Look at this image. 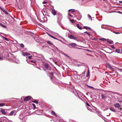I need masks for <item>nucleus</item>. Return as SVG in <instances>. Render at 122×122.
Instances as JSON below:
<instances>
[{
    "label": "nucleus",
    "mask_w": 122,
    "mask_h": 122,
    "mask_svg": "<svg viewBox=\"0 0 122 122\" xmlns=\"http://www.w3.org/2000/svg\"><path fill=\"white\" fill-rule=\"evenodd\" d=\"M44 66L46 70H48L49 71L51 70V67L48 64L45 63L44 64Z\"/></svg>",
    "instance_id": "1"
},
{
    "label": "nucleus",
    "mask_w": 122,
    "mask_h": 122,
    "mask_svg": "<svg viewBox=\"0 0 122 122\" xmlns=\"http://www.w3.org/2000/svg\"><path fill=\"white\" fill-rule=\"evenodd\" d=\"M50 11L51 12L52 14L54 15H56V11L53 8H51L50 10Z\"/></svg>",
    "instance_id": "2"
},
{
    "label": "nucleus",
    "mask_w": 122,
    "mask_h": 122,
    "mask_svg": "<svg viewBox=\"0 0 122 122\" xmlns=\"http://www.w3.org/2000/svg\"><path fill=\"white\" fill-rule=\"evenodd\" d=\"M52 79H51L53 83H55L56 82H58V80L55 77H53Z\"/></svg>",
    "instance_id": "3"
},
{
    "label": "nucleus",
    "mask_w": 122,
    "mask_h": 122,
    "mask_svg": "<svg viewBox=\"0 0 122 122\" xmlns=\"http://www.w3.org/2000/svg\"><path fill=\"white\" fill-rule=\"evenodd\" d=\"M32 97L30 96H27L25 97L24 99L25 101H28L31 100V99H32Z\"/></svg>",
    "instance_id": "4"
},
{
    "label": "nucleus",
    "mask_w": 122,
    "mask_h": 122,
    "mask_svg": "<svg viewBox=\"0 0 122 122\" xmlns=\"http://www.w3.org/2000/svg\"><path fill=\"white\" fill-rule=\"evenodd\" d=\"M114 105L115 107L118 108H120L121 106L118 103L114 104Z\"/></svg>",
    "instance_id": "5"
},
{
    "label": "nucleus",
    "mask_w": 122,
    "mask_h": 122,
    "mask_svg": "<svg viewBox=\"0 0 122 122\" xmlns=\"http://www.w3.org/2000/svg\"><path fill=\"white\" fill-rule=\"evenodd\" d=\"M16 112L15 110H14L12 111L9 114V115L12 116L14 114L16 113Z\"/></svg>",
    "instance_id": "6"
},
{
    "label": "nucleus",
    "mask_w": 122,
    "mask_h": 122,
    "mask_svg": "<svg viewBox=\"0 0 122 122\" xmlns=\"http://www.w3.org/2000/svg\"><path fill=\"white\" fill-rule=\"evenodd\" d=\"M101 97L103 99H106L107 97V96L106 94L101 95Z\"/></svg>",
    "instance_id": "7"
},
{
    "label": "nucleus",
    "mask_w": 122,
    "mask_h": 122,
    "mask_svg": "<svg viewBox=\"0 0 122 122\" xmlns=\"http://www.w3.org/2000/svg\"><path fill=\"white\" fill-rule=\"evenodd\" d=\"M56 15L58 19H59L61 18L62 15L61 14H57Z\"/></svg>",
    "instance_id": "8"
},
{
    "label": "nucleus",
    "mask_w": 122,
    "mask_h": 122,
    "mask_svg": "<svg viewBox=\"0 0 122 122\" xmlns=\"http://www.w3.org/2000/svg\"><path fill=\"white\" fill-rule=\"evenodd\" d=\"M53 73L52 72L50 73V76L51 79H52L53 77H54L53 76Z\"/></svg>",
    "instance_id": "9"
},
{
    "label": "nucleus",
    "mask_w": 122,
    "mask_h": 122,
    "mask_svg": "<svg viewBox=\"0 0 122 122\" xmlns=\"http://www.w3.org/2000/svg\"><path fill=\"white\" fill-rule=\"evenodd\" d=\"M69 45H70L72 47H74L76 45V44L75 43H70L69 44Z\"/></svg>",
    "instance_id": "10"
},
{
    "label": "nucleus",
    "mask_w": 122,
    "mask_h": 122,
    "mask_svg": "<svg viewBox=\"0 0 122 122\" xmlns=\"http://www.w3.org/2000/svg\"><path fill=\"white\" fill-rule=\"evenodd\" d=\"M1 112L3 114H5L6 113L5 111V109H2L0 110Z\"/></svg>",
    "instance_id": "11"
},
{
    "label": "nucleus",
    "mask_w": 122,
    "mask_h": 122,
    "mask_svg": "<svg viewBox=\"0 0 122 122\" xmlns=\"http://www.w3.org/2000/svg\"><path fill=\"white\" fill-rule=\"evenodd\" d=\"M22 54L24 56H29L30 55V53L27 52H23Z\"/></svg>",
    "instance_id": "12"
},
{
    "label": "nucleus",
    "mask_w": 122,
    "mask_h": 122,
    "mask_svg": "<svg viewBox=\"0 0 122 122\" xmlns=\"http://www.w3.org/2000/svg\"><path fill=\"white\" fill-rule=\"evenodd\" d=\"M107 41L109 44H112L113 43V41L111 40H110L109 39H107Z\"/></svg>",
    "instance_id": "13"
},
{
    "label": "nucleus",
    "mask_w": 122,
    "mask_h": 122,
    "mask_svg": "<svg viewBox=\"0 0 122 122\" xmlns=\"http://www.w3.org/2000/svg\"><path fill=\"white\" fill-rule=\"evenodd\" d=\"M110 109L111 111L114 112H115L116 111L114 109V108L112 107H111L109 108Z\"/></svg>",
    "instance_id": "14"
},
{
    "label": "nucleus",
    "mask_w": 122,
    "mask_h": 122,
    "mask_svg": "<svg viewBox=\"0 0 122 122\" xmlns=\"http://www.w3.org/2000/svg\"><path fill=\"white\" fill-rule=\"evenodd\" d=\"M73 36L71 35H68V37L70 39H72L73 37Z\"/></svg>",
    "instance_id": "15"
},
{
    "label": "nucleus",
    "mask_w": 122,
    "mask_h": 122,
    "mask_svg": "<svg viewBox=\"0 0 122 122\" xmlns=\"http://www.w3.org/2000/svg\"><path fill=\"white\" fill-rule=\"evenodd\" d=\"M51 113L53 115L55 116H57V114L55 113L53 111H52L51 112Z\"/></svg>",
    "instance_id": "16"
},
{
    "label": "nucleus",
    "mask_w": 122,
    "mask_h": 122,
    "mask_svg": "<svg viewBox=\"0 0 122 122\" xmlns=\"http://www.w3.org/2000/svg\"><path fill=\"white\" fill-rule=\"evenodd\" d=\"M87 109L90 111H92V108L90 106H89L87 107Z\"/></svg>",
    "instance_id": "17"
},
{
    "label": "nucleus",
    "mask_w": 122,
    "mask_h": 122,
    "mask_svg": "<svg viewBox=\"0 0 122 122\" xmlns=\"http://www.w3.org/2000/svg\"><path fill=\"white\" fill-rule=\"evenodd\" d=\"M76 26L80 30H81L82 29V28L80 26L79 24H77L76 25Z\"/></svg>",
    "instance_id": "18"
},
{
    "label": "nucleus",
    "mask_w": 122,
    "mask_h": 122,
    "mask_svg": "<svg viewBox=\"0 0 122 122\" xmlns=\"http://www.w3.org/2000/svg\"><path fill=\"white\" fill-rule=\"evenodd\" d=\"M48 35L49 36H50L51 37H52V38H53L54 39H56V40H57V38L53 36L50 34H48Z\"/></svg>",
    "instance_id": "19"
},
{
    "label": "nucleus",
    "mask_w": 122,
    "mask_h": 122,
    "mask_svg": "<svg viewBox=\"0 0 122 122\" xmlns=\"http://www.w3.org/2000/svg\"><path fill=\"white\" fill-rule=\"evenodd\" d=\"M73 73L74 74V75L75 76H76L77 75V72L76 71H73Z\"/></svg>",
    "instance_id": "20"
},
{
    "label": "nucleus",
    "mask_w": 122,
    "mask_h": 122,
    "mask_svg": "<svg viewBox=\"0 0 122 122\" xmlns=\"http://www.w3.org/2000/svg\"><path fill=\"white\" fill-rule=\"evenodd\" d=\"M90 75V72L89 70H88L87 71V74L86 75V76L88 77Z\"/></svg>",
    "instance_id": "21"
},
{
    "label": "nucleus",
    "mask_w": 122,
    "mask_h": 122,
    "mask_svg": "<svg viewBox=\"0 0 122 122\" xmlns=\"http://www.w3.org/2000/svg\"><path fill=\"white\" fill-rule=\"evenodd\" d=\"M86 69H85L83 72L81 74H82V76H85V72L86 71Z\"/></svg>",
    "instance_id": "22"
},
{
    "label": "nucleus",
    "mask_w": 122,
    "mask_h": 122,
    "mask_svg": "<svg viewBox=\"0 0 122 122\" xmlns=\"http://www.w3.org/2000/svg\"><path fill=\"white\" fill-rule=\"evenodd\" d=\"M106 66L108 67L109 68L111 66L108 63H107L106 64Z\"/></svg>",
    "instance_id": "23"
},
{
    "label": "nucleus",
    "mask_w": 122,
    "mask_h": 122,
    "mask_svg": "<svg viewBox=\"0 0 122 122\" xmlns=\"http://www.w3.org/2000/svg\"><path fill=\"white\" fill-rule=\"evenodd\" d=\"M0 25L5 28H6L7 27L6 26L3 25L1 23H0Z\"/></svg>",
    "instance_id": "24"
},
{
    "label": "nucleus",
    "mask_w": 122,
    "mask_h": 122,
    "mask_svg": "<svg viewBox=\"0 0 122 122\" xmlns=\"http://www.w3.org/2000/svg\"><path fill=\"white\" fill-rule=\"evenodd\" d=\"M5 103H0V107H2L5 105Z\"/></svg>",
    "instance_id": "25"
},
{
    "label": "nucleus",
    "mask_w": 122,
    "mask_h": 122,
    "mask_svg": "<svg viewBox=\"0 0 122 122\" xmlns=\"http://www.w3.org/2000/svg\"><path fill=\"white\" fill-rule=\"evenodd\" d=\"M72 39L73 40H76V41H79V40L77 38L74 37V36H73Z\"/></svg>",
    "instance_id": "26"
},
{
    "label": "nucleus",
    "mask_w": 122,
    "mask_h": 122,
    "mask_svg": "<svg viewBox=\"0 0 122 122\" xmlns=\"http://www.w3.org/2000/svg\"><path fill=\"white\" fill-rule=\"evenodd\" d=\"M99 40H101L102 41H106V39L105 38H100L99 39Z\"/></svg>",
    "instance_id": "27"
},
{
    "label": "nucleus",
    "mask_w": 122,
    "mask_h": 122,
    "mask_svg": "<svg viewBox=\"0 0 122 122\" xmlns=\"http://www.w3.org/2000/svg\"><path fill=\"white\" fill-rule=\"evenodd\" d=\"M32 102L36 104H38V101L36 100H34Z\"/></svg>",
    "instance_id": "28"
},
{
    "label": "nucleus",
    "mask_w": 122,
    "mask_h": 122,
    "mask_svg": "<svg viewBox=\"0 0 122 122\" xmlns=\"http://www.w3.org/2000/svg\"><path fill=\"white\" fill-rule=\"evenodd\" d=\"M2 38L3 39H5V40H6V41H8V39L6 37H5L3 36H2Z\"/></svg>",
    "instance_id": "29"
},
{
    "label": "nucleus",
    "mask_w": 122,
    "mask_h": 122,
    "mask_svg": "<svg viewBox=\"0 0 122 122\" xmlns=\"http://www.w3.org/2000/svg\"><path fill=\"white\" fill-rule=\"evenodd\" d=\"M80 65L81 66H85L86 68L87 65H85V64L83 63H81L80 64Z\"/></svg>",
    "instance_id": "30"
},
{
    "label": "nucleus",
    "mask_w": 122,
    "mask_h": 122,
    "mask_svg": "<svg viewBox=\"0 0 122 122\" xmlns=\"http://www.w3.org/2000/svg\"><path fill=\"white\" fill-rule=\"evenodd\" d=\"M32 105L34 107V108H33V110H35V109H36V106L35 104H34L33 103L32 104Z\"/></svg>",
    "instance_id": "31"
},
{
    "label": "nucleus",
    "mask_w": 122,
    "mask_h": 122,
    "mask_svg": "<svg viewBox=\"0 0 122 122\" xmlns=\"http://www.w3.org/2000/svg\"><path fill=\"white\" fill-rule=\"evenodd\" d=\"M88 18H89L90 19H91V21L92 20V18L91 16L89 14L88 15Z\"/></svg>",
    "instance_id": "32"
},
{
    "label": "nucleus",
    "mask_w": 122,
    "mask_h": 122,
    "mask_svg": "<svg viewBox=\"0 0 122 122\" xmlns=\"http://www.w3.org/2000/svg\"><path fill=\"white\" fill-rule=\"evenodd\" d=\"M116 52L117 53H120V49H116Z\"/></svg>",
    "instance_id": "33"
},
{
    "label": "nucleus",
    "mask_w": 122,
    "mask_h": 122,
    "mask_svg": "<svg viewBox=\"0 0 122 122\" xmlns=\"http://www.w3.org/2000/svg\"><path fill=\"white\" fill-rule=\"evenodd\" d=\"M112 99L114 101H117V100L116 99V97H113L112 98Z\"/></svg>",
    "instance_id": "34"
},
{
    "label": "nucleus",
    "mask_w": 122,
    "mask_h": 122,
    "mask_svg": "<svg viewBox=\"0 0 122 122\" xmlns=\"http://www.w3.org/2000/svg\"><path fill=\"white\" fill-rule=\"evenodd\" d=\"M31 62L34 63H36V62H37V61H36V60H34V61L31 60Z\"/></svg>",
    "instance_id": "35"
},
{
    "label": "nucleus",
    "mask_w": 122,
    "mask_h": 122,
    "mask_svg": "<svg viewBox=\"0 0 122 122\" xmlns=\"http://www.w3.org/2000/svg\"><path fill=\"white\" fill-rule=\"evenodd\" d=\"M0 8L2 10L3 12H4L5 10L3 8H2L1 6H0Z\"/></svg>",
    "instance_id": "36"
},
{
    "label": "nucleus",
    "mask_w": 122,
    "mask_h": 122,
    "mask_svg": "<svg viewBox=\"0 0 122 122\" xmlns=\"http://www.w3.org/2000/svg\"><path fill=\"white\" fill-rule=\"evenodd\" d=\"M0 8L2 10L3 12H4L5 10L3 8H2L1 6H0Z\"/></svg>",
    "instance_id": "37"
},
{
    "label": "nucleus",
    "mask_w": 122,
    "mask_h": 122,
    "mask_svg": "<svg viewBox=\"0 0 122 122\" xmlns=\"http://www.w3.org/2000/svg\"><path fill=\"white\" fill-rule=\"evenodd\" d=\"M0 8L2 10L3 12H4L5 10L3 8H2L1 6H0Z\"/></svg>",
    "instance_id": "38"
},
{
    "label": "nucleus",
    "mask_w": 122,
    "mask_h": 122,
    "mask_svg": "<svg viewBox=\"0 0 122 122\" xmlns=\"http://www.w3.org/2000/svg\"><path fill=\"white\" fill-rule=\"evenodd\" d=\"M84 33H86L88 35V36H90V34L89 33H88V32H85Z\"/></svg>",
    "instance_id": "39"
},
{
    "label": "nucleus",
    "mask_w": 122,
    "mask_h": 122,
    "mask_svg": "<svg viewBox=\"0 0 122 122\" xmlns=\"http://www.w3.org/2000/svg\"><path fill=\"white\" fill-rule=\"evenodd\" d=\"M38 57L37 56L36 58V61H39L40 60V58H38Z\"/></svg>",
    "instance_id": "40"
},
{
    "label": "nucleus",
    "mask_w": 122,
    "mask_h": 122,
    "mask_svg": "<svg viewBox=\"0 0 122 122\" xmlns=\"http://www.w3.org/2000/svg\"><path fill=\"white\" fill-rule=\"evenodd\" d=\"M84 27L85 29L86 30L88 29V28H89V27H88L86 26H84Z\"/></svg>",
    "instance_id": "41"
},
{
    "label": "nucleus",
    "mask_w": 122,
    "mask_h": 122,
    "mask_svg": "<svg viewBox=\"0 0 122 122\" xmlns=\"http://www.w3.org/2000/svg\"><path fill=\"white\" fill-rule=\"evenodd\" d=\"M20 46L22 48H23L24 47V45L23 44H20Z\"/></svg>",
    "instance_id": "42"
},
{
    "label": "nucleus",
    "mask_w": 122,
    "mask_h": 122,
    "mask_svg": "<svg viewBox=\"0 0 122 122\" xmlns=\"http://www.w3.org/2000/svg\"><path fill=\"white\" fill-rule=\"evenodd\" d=\"M4 12L6 14L8 15L9 14V13L8 12H7L5 10Z\"/></svg>",
    "instance_id": "43"
},
{
    "label": "nucleus",
    "mask_w": 122,
    "mask_h": 122,
    "mask_svg": "<svg viewBox=\"0 0 122 122\" xmlns=\"http://www.w3.org/2000/svg\"><path fill=\"white\" fill-rule=\"evenodd\" d=\"M78 76L80 77H81L82 76V74H80L79 75H78L77 74V75L76 76Z\"/></svg>",
    "instance_id": "44"
},
{
    "label": "nucleus",
    "mask_w": 122,
    "mask_h": 122,
    "mask_svg": "<svg viewBox=\"0 0 122 122\" xmlns=\"http://www.w3.org/2000/svg\"><path fill=\"white\" fill-rule=\"evenodd\" d=\"M47 42L48 44H52L51 43V41H47Z\"/></svg>",
    "instance_id": "45"
},
{
    "label": "nucleus",
    "mask_w": 122,
    "mask_h": 122,
    "mask_svg": "<svg viewBox=\"0 0 122 122\" xmlns=\"http://www.w3.org/2000/svg\"><path fill=\"white\" fill-rule=\"evenodd\" d=\"M119 2L121 3L120 4L119 3L118 4L119 5H122V1H119Z\"/></svg>",
    "instance_id": "46"
},
{
    "label": "nucleus",
    "mask_w": 122,
    "mask_h": 122,
    "mask_svg": "<svg viewBox=\"0 0 122 122\" xmlns=\"http://www.w3.org/2000/svg\"><path fill=\"white\" fill-rule=\"evenodd\" d=\"M32 56H28V58L29 59H31L32 58Z\"/></svg>",
    "instance_id": "47"
},
{
    "label": "nucleus",
    "mask_w": 122,
    "mask_h": 122,
    "mask_svg": "<svg viewBox=\"0 0 122 122\" xmlns=\"http://www.w3.org/2000/svg\"><path fill=\"white\" fill-rule=\"evenodd\" d=\"M3 60V58L0 57V61L2 60Z\"/></svg>",
    "instance_id": "48"
},
{
    "label": "nucleus",
    "mask_w": 122,
    "mask_h": 122,
    "mask_svg": "<svg viewBox=\"0 0 122 122\" xmlns=\"http://www.w3.org/2000/svg\"><path fill=\"white\" fill-rule=\"evenodd\" d=\"M43 15L44 16V17H45V15L46 16V15H47V16H49V15H46V14H45L43 13Z\"/></svg>",
    "instance_id": "49"
},
{
    "label": "nucleus",
    "mask_w": 122,
    "mask_h": 122,
    "mask_svg": "<svg viewBox=\"0 0 122 122\" xmlns=\"http://www.w3.org/2000/svg\"><path fill=\"white\" fill-rule=\"evenodd\" d=\"M65 56H66L67 57H69V56L67 55H66V54H65V53H64V54H63Z\"/></svg>",
    "instance_id": "50"
},
{
    "label": "nucleus",
    "mask_w": 122,
    "mask_h": 122,
    "mask_svg": "<svg viewBox=\"0 0 122 122\" xmlns=\"http://www.w3.org/2000/svg\"><path fill=\"white\" fill-rule=\"evenodd\" d=\"M111 47L113 49H115V48H114V46H112Z\"/></svg>",
    "instance_id": "51"
},
{
    "label": "nucleus",
    "mask_w": 122,
    "mask_h": 122,
    "mask_svg": "<svg viewBox=\"0 0 122 122\" xmlns=\"http://www.w3.org/2000/svg\"><path fill=\"white\" fill-rule=\"evenodd\" d=\"M119 70L121 72H122V69H119Z\"/></svg>",
    "instance_id": "52"
},
{
    "label": "nucleus",
    "mask_w": 122,
    "mask_h": 122,
    "mask_svg": "<svg viewBox=\"0 0 122 122\" xmlns=\"http://www.w3.org/2000/svg\"><path fill=\"white\" fill-rule=\"evenodd\" d=\"M109 69H111V70H112L113 69V68H112V66H111V67H110V68H109Z\"/></svg>",
    "instance_id": "53"
},
{
    "label": "nucleus",
    "mask_w": 122,
    "mask_h": 122,
    "mask_svg": "<svg viewBox=\"0 0 122 122\" xmlns=\"http://www.w3.org/2000/svg\"><path fill=\"white\" fill-rule=\"evenodd\" d=\"M86 105H87L88 106H89V104H88V103H87H87H86Z\"/></svg>",
    "instance_id": "54"
},
{
    "label": "nucleus",
    "mask_w": 122,
    "mask_h": 122,
    "mask_svg": "<svg viewBox=\"0 0 122 122\" xmlns=\"http://www.w3.org/2000/svg\"><path fill=\"white\" fill-rule=\"evenodd\" d=\"M114 33H116V34H119L120 33H119V32H114Z\"/></svg>",
    "instance_id": "55"
},
{
    "label": "nucleus",
    "mask_w": 122,
    "mask_h": 122,
    "mask_svg": "<svg viewBox=\"0 0 122 122\" xmlns=\"http://www.w3.org/2000/svg\"><path fill=\"white\" fill-rule=\"evenodd\" d=\"M73 10L72 9H70L69 10V12H70V11H71V10Z\"/></svg>",
    "instance_id": "56"
},
{
    "label": "nucleus",
    "mask_w": 122,
    "mask_h": 122,
    "mask_svg": "<svg viewBox=\"0 0 122 122\" xmlns=\"http://www.w3.org/2000/svg\"><path fill=\"white\" fill-rule=\"evenodd\" d=\"M16 63H20V62H19V61H18V62H16Z\"/></svg>",
    "instance_id": "57"
},
{
    "label": "nucleus",
    "mask_w": 122,
    "mask_h": 122,
    "mask_svg": "<svg viewBox=\"0 0 122 122\" xmlns=\"http://www.w3.org/2000/svg\"><path fill=\"white\" fill-rule=\"evenodd\" d=\"M46 3V2H43V3L44 4H45V3Z\"/></svg>",
    "instance_id": "58"
},
{
    "label": "nucleus",
    "mask_w": 122,
    "mask_h": 122,
    "mask_svg": "<svg viewBox=\"0 0 122 122\" xmlns=\"http://www.w3.org/2000/svg\"><path fill=\"white\" fill-rule=\"evenodd\" d=\"M90 87L91 88H93V87H92V86H90Z\"/></svg>",
    "instance_id": "59"
},
{
    "label": "nucleus",
    "mask_w": 122,
    "mask_h": 122,
    "mask_svg": "<svg viewBox=\"0 0 122 122\" xmlns=\"http://www.w3.org/2000/svg\"><path fill=\"white\" fill-rule=\"evenodd\" d=\"M88 29H89V30H91V29L90 27H89V28H88Z\"/></svg>",
    "instance_id": "60"
},
{
    "label": "nucleus",
    "mask_w": 122,
    "mask_h": 122,
    "mask_svg": "<svg viewBox=\"0 0 122 122\" xmlns=\"http://www.w3.org/2000/svg\"><path fill=\"white\" fill-rule=\"evenodd\" d=\"M78 97H79V98L81 99L80 97L79 96H78Z\"/></svg>",
    "instance_id": "61"
},
{
    "label": "nucleus",
    "mask_w": 122,
    "mask_h": 122,
    "mask_svg": "<svg viewBox=\"0 0 122 122\" xmlns=\"http://www.w3.org/2000/svg\"><path fill=\"white\" fill-rule=\"evenodd\" d=\"M75 12V11L74 10H72V11L71 12L72 13L73 12Z\"/></svg>",
    "instance_id": "62"
},
{
    "label": "nucleus",
    "mask_w": 122,
    "mask_h": 122,
    "mask_svg": "<svg viewBox=\"0 0 122 122\" xmlns=\"http://www.w3.org/2000/svg\"><path fill=\"white\" fill-rule=\"evenodd\" d=\"M69 15L70 16H71V17L72 16L71 15V14H70Z\"/></svg>",
    "instance_id": "63"
},
{
    "label": "nucleus",
    "mask_w": 122,
    "mask_h": 122,
    "mask_svg": "<svg viewBox=\"0 0 122 122\" xmlns=\"http://www.w3.org/2000/svg\"><path fill=\"white\" fill-rule=\"evenodd\" d=\"M119 102H122V101H119Z\"/></svg>",
    "instance_id": "64"
}]
</instances>
